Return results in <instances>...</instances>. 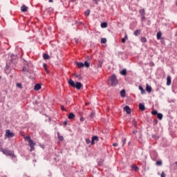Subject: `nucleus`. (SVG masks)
<instances>
[{
  "mask_svg": "<svg viewBox=\"0 0 177 177\" xmlns=\"http://www.w3.org/2000/svg\"><path fill=\"white\" fill-rule=\"evenodd\" d=\"M26 139L28 140L29 145L30 144V136H27Z\"/></svg>",
  "mask_w": 177,
  "mask_h": 177,
  "instance_id": "nucleus-44",
  "label": "nucleus"
},
{
  "mask_svg": "<svg viewBox=\"0 0 177 177\" xmlns=\"http://www.w3.org/2000/svg\"><path fill=\"white\" fill-rule=\"evenodd\" d=\"M10 62H11V64H13L14 65H17V62H18V58L17 56L12 55L10 56Z\"/></svg>",
  "mask_w": 177,
  "mask_h": 177,
  "instance_id": "nucleus-3",
  "label": "nucleus"
},
{
  "mask_svg": "<svg viewBox=\"0 0 177 177\" xmlns=\"http://www.w3.org/2000/svg\"><path fill=\"white\" fill-rule=\"evenodd\" d=\"M23 72H28V68H26V66H24L23 69H22Z\"/></svg>",
  "mask_w": 177,
  "mask_h": 177,
  "instance_id": "nucleus-43",
  "label": "nucleus"
},
{
  "mask_svg": "<svg viewBox=\"0 0 177 177\" xmlns=\"http://www.w3.org/2000/svg\"><path fill=\"white\" fill-rule=\"evenodd\" d=\"M39 147H41V148L43 149H45V144H39Z\"/></svg>",
  "mask_w": 177,
  "mask_h": 177,
  "instance_id": "nucleus-47",
  "label": "nucleus"
},
{
  "mask_svg": "<svg viewBox=\"0 0 177 177\" xmlns=\"http://www.w3.org/2000/svg\"><path fill=\"white\" fill-rule=\"evenodd\" d=\"M98 141H100L98 136H93L91 140V145H95V144H96V142H98Z\"/></svg>",
  "mask_w": 177,
  "mask_h": 177,
  "instance_id": "nucleus-4",
  "label": "nucleus"
},
{
  "mask_svg": "<svg viewBox=\"0 0 177 177\" xmlns=\"http://www.w3.org/2000/svg\"><path fill=\"white\" fill-rule=\"evenodd\" d=\"M140 41L142 43H147V41L146 37H141Z\"/></svg>",
  "mask_w": 177,
  "mask_h": 177,
  "instance_id": "nucleus-36",
  "label": "nucleus"
},
{
  "mask_svg": "<svg viewBox=\"0 0 177 177\" xmlns=\"http://www.w3.org/2000/svg\"><path fill=\"white\" fill-rule=\"evenodd\" d=\"M160 177H166V174H165V171H162V173L160 174Z\"/></svg>",
  "mask_w": 177,
  "mask_h": 177,
  "instance_id": "nucleus-46",
  "label": "nucleus"
},
{
  "mask_svg": "<svg viewBox=\"0 0 177 177\" xmlns=\"http://www.w3.org/2000/svg\"><path fill=\"white\" fill-rule=\"evenodd\" d=\"M157 116H158V119H159V120H162V119L163 118L162 113H158V112H157Z\"/></svg>",
  "mask_w": 177,
  "mask_h": 177,
  "instance_id": "nucleus-27",
  "label": "nucleus"
},
{
  "mask_svg": "<svg viewBox=\"0 0 177 177\" xmlns=\"http://www.w3.org/2000/svg\"><path fill=\"white\" fill-rule=\"evenodd\" d=\"M84 118H80V122H84Z\"/></svg>",
  "mask_w": 177,
  "mask_h": 177,
  "instance_id": "nucleus-55",
  "label": "nucleus"
},
{
  "mask_svg": "<svg viewBox=\"0 0 177 177\" xmlns=\"http://www.w3.org/2000/svg\"><path fill=\"white\" fill-rule=\"evenodd\" d=\"M82 75L79 74V75H75V77H77L78 79H80Z\"/></svg>",
  "mask_w": 177,
  "mask_h": 177,
  "instance_id": "nucleus-50",
  "label": "nucleus"
},
{
  "mask_svg": "<svg viewBox=\"0 0 177 177\" xmlns=\"http://www.w3.org/2000/svg\"><path fill=\"white\" fill-rule=\"evenodd\" d=\"M138 130H133V134H137Z\"/></svg>",
  "mask_w": 177,
  "mask_h": 177,
  "instance_id": "nucleus-52",
  "label": "nucleus"
},
{
  "mask_svg": "<svg viewBox=\"0 0 177 177\" xmlns=\"http://www.w3.org/2000/svg\"><path fill=\"white\" fill-rule=\"evenodd\" d=\"M106 41H107V40L106 38L101 39V44H106Z\"/></svg>",
  "mask_w": 177,
  "mask_h": 177,
  "instance_id": "nucleus-34",
  "label": "nucleus"
},
{
  "mask_svg": "<svg viewBox=\"0 0 177 177\" xmlns=\"http://www.w3.org/2000/svg\"><path fill=\"white\" fill-rule=\"evenodd\" d=\"M95 112H91L90 116H91V118H93L95 116Z\"/></svg>",
  "mask_w": 177,
  "mask_h": 177,
  "instance_id": "nucleus-49",
  "label": "nucleus"
},
{
  "mask_svg": "<svg viewBox=\"0 0 177 177\" xmlns=\"http://www.w3.org/2000/svg\"><path fill=\"white\" fill-rule=\"evenodd\" d=\"M150 155L151 157L153 156L155 158H158V156L156 151H153L152 152H151Z\"/></svg>",
  "mask_w": 177,
  "mask_h": 177,
  "instance_id": "nucleus-13",
  "label": "nucleus"
},
{
  "mask_svg": "<svg viewBox=\"0 0 177 177\" xmlns=\"http://www.w3.org/2000/svg\"><path fill=\"white\" fill-rule=\"evenodd\" d=\"M68 83L70 86L77 90H81L82 87H83V84L80 82H76V83H75L72 79H70V80L68 81Z\"/></svg>",
  "mask_w": 177,
  "mask_h": 177,
  "instance_id": "nucleus-1",
  "label": "nucleus"
},
{
  "mask_svg": "<svg viewBox=\"0 0 177 177\" xmlns=\"http://www.w3.org/2000/svg\"><path fill=\"white\" fill-rule=\"evenodd\" d=\"M86 144H91V140H90V138H86Z\"/></svg>",
  "mask_w": 177,
  "mask_h": 177,
  "instance_id": "nucleus-42",
  "label": "nucleus"
},
{
  "mask_svg": "<svg viewBox=\"0 0 177 177\" xmlns=\"http://www.w3.org/2000/svg\"><path fill=\"white\" fill-rule=\"evenodd\" d=\"M35 146V142H34V140H32V138L30 137V151H34Z\"/></svg>",
  "mask_w": 177,
  "mask_h": 177,
  "instance_id": "nucleus-6",
  "label": "nucleus"
},
{
  "mask_svg": "<svg viewBox=\"0 0 177 177\" xmlns=\"http://www.w3.org/2000/svg\"><path fill=\"white\" fill-rule=\"evenodd\" d=\"M120 95H121V97H126V90H124V89L121 90Z\"/></svg>",
  "mask_w": 177,
  "mask_h": 177,
  "instance_id": "nucleus-26",
  "label": "nucleus"
},
{
  "mask_svg": "<svg viewBox=\"0 0 177 177\" xmlns=\"http://www.w3.org/2000/svg\"><path fill=\"white\" fill-rule=\"evenodd\" d=\"M153 123V125H154V126H156V124H158V119H154Z\"/></svg>",
  "mask_w": 177,
  "mask_h": 177,
  "instance_id": "nucleus-41",
  "label": "nucleus"
},
{
  "mask_svg": "<svg viewBox=\"0 0 177 177\" xmlns=\"http://www.w3.org/2000/svg\"><path fill=\"white\" fill-rule=\"evenodd\" d=\"M41 86L39 84H35V90H36L37 91H38L39 90H41Z\"/></svg>",
  "mask_w": 177,
  "mask_h": 177,
  "instance_id": "nucleus-21",
  "label": "nucleus"
},
{
  "mask_svg": "<svg viewBox=\"0 0 177 177\" xmlns=\"http://www.w3.org/2000/svg\"><path fill=\"white\" fill-rule=\"evenodd\" d=\"M127 40H128V35L127 33H124V37L122 39V43H126Z\"/></svg>",
  "mask_w": 177,
  "mask_h": 177,
  "instance_id": "nucleus-16",
  "label": "nucleus"
},
{
  "mask_svg": "<svg viewBox=\"0 0 177 177\" xmlns=\"http://www.w3.org/2000/svg\"><path fill=\"white\" fill-rule=\"evenodd\" d=\"M132 170H134L135 171H138L139 167H138L137 165H132L131 166Z\"/></svg>",
  "mask_w": 177,
  "mask_h": 177,
  "instance_id": "nucleus-17",
  "label": "nucleus"
},
{
  "mask_svg": "<svg viewBox=\"0 0 177 177\" xmlns=\"http://www.w3.org/2000/svg\"><path fill=\"white\" fill-rule=\"evenodd\" d=\"M44 59H49L50 57L48 54H43Z\"/></svg>",
  "mask_w": 177,
  "mask_h": 177,
  "instance_id": "nucleus-32",
  "label": "nucleus"
},
{
  "mask_svg": "<svg viewBox=\"0 0 177 177\" xmlns=\"http://www.w3.org/2000/svg\"><path fill=\"white\" fill-rule=\"evenodd\" d=\"M72 2H75L77 0H71Z\"/></svg>",
  "mask_w": 177,
  "mask_h": 177,
  "instance_id": "nucleus-61",
  "label": "nucleus"
},
{
  "mask_svg": "<svg viewBox=\"0 0 177 177\" xmlns=\"http://www.w3.org/2000/svg\"><path fill=\"white\" fill-rule=\"evenodd\" d=\"M109 80L112 87H115V86H117L119 83L116 75H112L111 76H110Z\"/></svg>",
  "mask_w": 177,
  "mask_h": 177,
  "instance_id": "nucleus-2",
  "label": "nucleus"
},
{
  "mask_svg": "<svg viewBox=\"0 0 177 177\" xmlns=\"http://www.w3.org/2000/svg\"><path fill=\"white\" fill-rule=\"evenodd\" d=\"M46 12L48 13V15H52V13L54 12V10L52 8V7H50L49 8H46Z\"/></svg>",
  "mask_w": 177,
  "mask_h": 177,
  "instance_id": "nucleus-10",
  "label": "nucleus"
},
{
  "mask_svg": "<svg viewBox=\"0 0 177 177\" xmlns=\"http://www.w3.org/2000/svg\"><path fill=\"white\" fill-rule=\"evenodd\" d=\"M102 64H98V68H102Z\"/></svg>",
  "mask_w": 177,
  "mask_h": 177,
  "instance_id": "nucleus-57",
  "label": "nucleus"
},
{
  "mask_svg": "<svg viewBox=\"0 0 177 177\" xmlns=\"http://www.w3.org/2000/svg\"><path fill=\"white\" fill-rule=\"evenodd\" d=\"M171 76H167V86H171Z\"/></svg>",
  "mask_w": 177,
  "mask_h": 177,
  "instance_id": "nucleus-11",
  "label": "nucleus"
},
{
  "mask_svg": "<svg viewBox=\"0 0 177 177\" xmlns=\"http://www.w3.org/2000/svg\"><path fill=\"white\" fill-rule=\"evenodd\" d=\"M6 136L8 138H11L14 137L15 133L11 132L10 130H6Z\"/></svg>",
  "mask_w": 177,
  "mask_h": 177,
  "instance_id": "nucleus-7",
  "label": "nucleus"
},
{
  "mask_svg": "<svg viewBox=\"0 0 177 177\" xmlns=\"http://www.w3.org/2000/svg\"><path fill=\"white\" fill-rule=\"evenodd\" d=\"M64 106H62V110L64 111Z\"/></svg>",
  "mask_w": 177,
  "mask_h": 177,
  "instance_id": "nucleus-62",
  "label": "nucleus"
},
{
  "mask_svg": "<svg viewBox=\"0 0 177 177\" xmlns=\"http://www.w3.org/2000/svg\"><path fill=\"white\" fill-rule=\"evenodd\" d=\"M90 13H91L90 10H86L84 12V14H85L86 16H89Z\"/></svg>",
  "mask_w": 177,
  "mask_h": 177,
  "instance_id": "nucleus-39",
  "label": "nucleus"
},
{
  "mask_svg": "<svg viewBox=\"0 0 177 177\" xmlns=\"http://www.w3.org/2000/svg\"><path fill=\"white\" fill-rule=\"evenodd\" d=\"M33 104L35 105H39V100H35L34 102H33Z\"/></svg>",
  "mask_w": 177,
  "mask_h": 177,
  "instance_id": "nucleus-40",
  "label": "nucleus"
},
{
  "mask_svg": "<svg viewBox=\"0 0 177 177\" xmlns=\"http://www.w3.org/2000/svg\"><path fill=\"white\" fill-rule=\"evenodd\" d=\"M144 11H145V8H142V10H139V13H140L141 17H142V16H143Z\"/></svg>",
  "mask_w": 177,
  "mask_h": 177,
  "instance_id": "nucleus-33",
  "label": "nucleus"
},
{
  "mask_svg": "<svg viewBox=\"0 0 177 177\" xmlns=\"http://www.w3.org/2000/svg\"><path fill=\"white\" fill-rule=\"evenodd\" d=\"M90 62H88V61H85L84 63V66H85L86 68H90Z\"/></svg>",
  "mask_w": 177,
  "mask_h": 177,
  "instance_id": "nucleus-25",
  "label": "nucleus"
},
{
  "mask_svg": "<svg viewBox=\"0 0 177 177\" xmlns=\"http://www.w3.org/2000/svg\"><path fill=\"white\" fill-rule=\"evenodd\" d=\"M127 142V138H122V147H124L125 144Z\"/></svg>",
  "mask_w": 177,
  "mask_h": 177,
  "instance_id": "nucleus-28",
  "label": "nucleus"
},
{
  "mask_svg": "<svg viewBox=\"0 0 177 177\" xmlns=\"http://www.w3.org/2000/svg\"><path fill=\"white\" fill-rule=\"evenodd\" d=\"M151 24V21H147V25H148L149 26H150Z\"/></svg>",
  "mask_w": 177,
  "mask_h": 177,
  "instance_id": "nucleus-53",
  "label": "nucleus"
},
{
  "mask_svg": "<svg viewBox=\"0 0 177 177\" xmlns=\"http://www.w3.org/2000/svg\"><path fill=\"white\" fill-rule=\"evenodd\" d=\"M3 153H4V155H6L7 156H11V151L9 149H3L2 150Z\"/></svg>",
  "mask_w": 177,
  "mask_h": 177,
  "instance_id": "nucleus-8",
  "label": "nucleus"
},
{
  "mask_svg": "<svg viewBox=\"0 0 177 177\" xmlns=\"http://www.w3.org/2000/svg\"><path fill=\"white\" fill-rule=\"evenodd\" d=\"M53 0H49V2H53Z\"/></svg>",
  "mask_w": 177,
  "mask_h": 177,
  "instance_id": "nucleus-63",
  "label": "nucleus"
},
{
  "mask_svg": "<svg viewBox=\"0 0 177 177\" xmlns=\"http://www.w3.org/2000/svg\"><path fill=\"white\" fill-rule=\"evenodd\" d=\"M48 176H49V177H52L53 174H52L51 171H49Z\"/></svg>",
  "mask_w": 177,
  "mask_h": 177,
  "instance_id": "nucleus-56",
  "label": "nucleus"
},
{
  "mask_svg": "<svg viewBox=\"0 0 177 177\" xmlns=\"http://www.w3.org/2000/svg\"><path fill=\"white\" fill-rule=\"evenodd\" d=\"M124 111H125L127 113H131V109L129 105H126V106H124Z\"/></svg>",
  "mask_w": 177,
  "mask_h": 177,
  "instance_id": "nucleus-9",
  "label": "nucleus"
},
{
  "mask_svg": "<svg viewBox=\"0 0 177 177\" xmlns=\"http://www.w3.org/2000/svg\"><path fill=\"white\" fill-rule=\"evenodd\" d=\"M10 66V64H8V62H6L5 69L8 71Z\"/></svg>",
  "mask_w": 177,
  "mask_h": 177,
  "instance_id": "nucleus-38",
  "label": "nucleus"
},
{
  "mask_svg": "<svg viewBox=\"0 0 177 177\" xmlns=\"http://www.w3.org/2000/svg\"><path fill=\"white\" fill-rule=\"evenodd\" d=\"M120 75H122L123 76H127V69H122V71H120Z\"/></svg>",
  "mask_w": 177,
  "mask_h": 177,
  "instance_id": "nucleus-19",
  "label": "nucleus"
},
{
  "mask_svg": "<svg viewBox=\"0 0 177 177\" xmlns=\"http://www.w3.org/2000/svg\"><path fill=\"white\" fill-rule=\"evenodd\" d=\"M156 37H157V39H158V40H160V39H161V37H162V33H161V32H158L157 33Z\"/></svg>",
  "mask_w": 177,
  "mask_h": 177,
  "instance_id": "nucleus-30",
  "label": "nucleus"
},
{
  "mask_svg": "<svg viewBox=\"0 0 177 177\" xmlns=\"http://www.w3.org/2000/svg\"><path fill=\"white\" fill-rule=\"evenodd\" d=\"M101 28H102V29H105V28H108V24H107V22H102V24H101Z\"/></svg>",
  "mask_w": 177,
  "mask_h": 177,
  "instance_id": "nucleus-14",
  "label": "nucleus"
},
{
  "mask_svg": "<svg viewBox=\"0 0 177 177\" xmlns=\"http://www.w3.org/2000/svg\"><path fill=\"white\" fill-rule=\"evenodd\" d=\"M139 109L140 111H145L146 108L145 104H139Z\"/></svg>",
  "mask_w": 177,
  "mask_h": 177,
  "instance_id": "nucleus-12",
  "label": "nucleus"
},
{
  "mask_svg": "<svg viewBox=\"0 0 177 177\" xmlns=\"http://www.w3.org/2000/svg\"><path fill=\"white\" fill-rule=\"evenodd\" d=\"M43 68H44V69L47 71L48 65H46V64H43Z\"/></svg>",
  "mask_w": 177,
  "mask_h": 177,
  "instance_id": "nucleus-48",
  "label": "nucleus"
},
{
  "mask_svg": "<svg viewBox=\"0 0 177 177\" xmlns=\"http://www.w3.org/2000/svg\"><path fill=\"white\" fill-rule=\"evenodd\" d=\"M151 114H152V115H158V111L153 110V111H151Z\"/></svg>",
  "mask_w": 177,
  "mask_h": 177,
  "instance_id": "nucleus-45",
  "label": "nucleus"
},
{
  "mask_svg": "<svg viewBox=\"0 0 177 177\" xmlns=\"http://www.w3.org/2000/svg\"><path fill=\"white\" fill-rule=\"evenodd\" d=\"M75 115L73 112H71V113L68 114V119H73L75 118Z\"/></svg>",
  "mask_w": 177,
  "mask_h": 177,
  "instance_id": "nucleus-24",
  "label": "nucleus"
},
{
  "mask_svg": "<svg viewBox=\"0 0 177 177\" xmlns=\"http://www.w3.org/2000/svg\"><path fill=\"white\" fill-rule=\"evenodd\" d=\"M113 147H118V142H113Z\"/></svg>",
  "mask_w": 177,
  "mask_h": 177,
  "instance_id": "nucleus-51",
  "label": "nucleus"
},
{
  "mask_svg": "<svg viewBox=\"0 0 177 177\" xmlns=\"http://www.w3.org/2000/svg\"><path fill=\"white\" fill-rule=\"evenodd\" d=\"M11 159L14 162H17L18 159H17V156L15 155V151H11Z\"/></svg>",
  "mask_w": 177,
  "mask_h": 177,
  "instance_id": "nucleus-5",
  "label": "nucleus"
},
{
  "mask_svg": "<svg viewBox=\"0 0 177 177\" xmlns=\"http://www.w3.org/2000/svg\"><path fill=\"white\" fill-rule=\"evenodd\" d=\"M146 91L148 93H151L152 91V87L151 86H149V84L146 85Z\"/></svg>",
  "mask_w": 177,
  "mask_h": 177,
  "instance_id": "nucleus-15",
  "label": "nucleus"
},
{
  "mask_svg": "<svg viewBox=\"0 0 177 177\" xmlns=\"http://www.w3.org/2000/svg\"><path fill=\"white\" fill-rule=\"evenodd\" d=\"M140 34H141V31L139 30H135V32H134V35H135V36H140Z\"/></svg>",
  "mask_w": 177,
  "mask_h": 177,
  "instance_id": "nucleus-29",
  "label": "nucleus"
},
{
  "mask_svg": "<svg viewBox=\"0 0 177 177\" xmlns=\"http://www.w3.org/2000/svg\"><path fill=\"white\" fill-rule=\"evenodd\" d=\"M176 6H177V0H176Z\"/></svg>",
  "mask_w": 177,
  "mask_h": 177,
  "instance_id": "nucleus-64",
  "label": "nucleus"
},
{
  "mask_svg": "<svg viewBox=\"0 0 177 177\" xmlns=\"http://www.w3.org/2000/svg\"><path fill=\"white\" fill-rule=\"evenodd\" d=\"M156 166H162V160H157L156 162Z\"/></svg>",
  "mask_w": 177,
  "mask_h": 177,
  "instance_id": "nucleus-31",
  "label": "nucleus"
},
{
  "mask_svg": "<svg viewBox=\"0 0 177 177\" xmlns=\"http://www.w3.org/2000/svg\"><path fill=\"white\" fill-rule=\"evenodd\" d=\"M146 19V11L144 10L143 15L141 18V22H144V20Z\"/></svg>",
  "mask_w": 177,
  "mask_h": 177,
  "instance_id": "nucleus-22",
  "label": "nucleus"
},
{
  "mask_svg": "<svg viewBox=\"0 0 177 177\" xmlns=\"http://www.w3.org/2000/svg\"><path fill=\"white\" fill-rule=\"evenodd\" d=\"M138 88L141 91V94H146V91L145 88H143L142 86H138Z\"/></svg>",
  "mask_w": 177,
  "mask_h": 177,
  "instance_id": "nucleus-18",
  "label": "nucleus"
},
{
  "mask_svg": "<svg viewBox=\"0 0 177 177\" xmlns=\"http://www.w3.org/2000/svg\"><path fill=\"white\" fill-rule=\"evenodd\" d=\"M58 138L60 141H63L64 137L63 136H60L59 133H57Z\"/></svg>",
  "mask_w": 177,
  "mask_h": 177,
  "instance_id": "nucleus-35",
  "label": "nucleus"
},
{
  "mask_svg": "<svg viewBox=\"0 0 177 177\" xmlns=\"http://www.w3.org/2000/svg\"><path fill=\"white\" fill-rule=\"evenodd\" d=\"M94 2H95V3H96V5H97V3H98L97 0H94Z\"/></svg>",
  "mask_w": 177,
  "mask_h": 177,
  "instance_id": "nucleus-58",
  "label": "nucleus"
},
{
  "mask_svg": "<svg viewBox=\"0 0 177 177\" xmlns=\"http://www.w3.org/2000/svg\"><path fill=\"white\" fill-rule=\"evenodd\" d=\"M77 66H78V68H83L84 67V64L83 62H75Z\"/></svg>",
  "mask_w": 177,
  "mask_h": 177,
  "instance_id": "nucleus-23",
  "label": "nucleus"
},
{
  "mask_svg": "<svg viewBox=\"0 0 177 177\" xmlns=\"http://www.w3.org/2000/svg\"><path fill=\"white\" fill-rule=\"evenodd\" d=\"M17 87H18L19 88H23V86L21 83H17L16 84Z\"/></svg>",
  "mask_w": 177,
  "mask_h": 177,
  "instance_id": "nucleus-37",
  "label": "nucleus"
},
{
  "mask_svg": "<svg viewBox=\"0 0 177 177\" xmlns=\"http://www.w3.org/2000/svg\"><path fill=\"white\" fill-rule=\"evenodd\" d=\"M133 123H134L135 124H137L136 122V120H135V119H133Z\"/></svg>",
  "mask_w": 177,
  "mask_h": 177,
  "instance_id": "nucleus-60",
  "label": "nucleus"
},
{
  "mask_svg": "<svg viewBox=\"0 0 177 177\" xmlns=\"http://www.w3.org/2000/svg\"><path fill=\"white\" fill-rule=\"evenodd\" d=\"M67 120H65L64 122V126H66L67 125Z\"/></svg>",
  "mask_w": 177,
  "mask_h": 177,
  "instance_id": "nucleus-54",
  "label": "nucleus"
},
{
  "mask_svg": "<svg viewBox=\"0 0 177 177\" xmlns=\"http://www.w3.org/2000/svg\"><path fill=\"white\" fill-rule=\"evenodd\" d=\"M28 9V7H27V6H21V10H22V12H27Z\"/></svg>",
  "mask_w": 177,
  "mask_h": 177,
  "instance_id": "nucleus-20",
  "label": "nucleus"
},
{
  "mask_svg": "<svg viewBox=\"0 0 177 177\" xmlns=\"http://www.w3.org/2000/svg\"><path fill=\"white\" fill-rule=\"evenodd\" d=\"M3 148H2V147L0 146V151H1V152H3Z\"/></svg>",
  "mask_w": 177,
  "mask_h": 177,
  "instance_id": "nucleus-59",
  "label": "nucleus"
}]
</instances>
